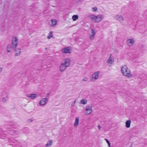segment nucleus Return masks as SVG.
I'll return each mask as SVG.
<instances>
[{"label":"nucleus","mask_w":147,"mask_h":147,"mask_svg":"<svg viewBox=\"0 0 147 147\" xmlns=\"http://www.w3.org/2000/svg\"><path fill=\"white\" fill-rule=\"evenodd\" d=\"M88 18L91 21L95 23H99L103 19V16L102 14L96 16L94 14H92L89 16Z\"/></svg>","instance_id":"2"},{"label":"nucleus","mask_w":147,"mask_h":147,"mask_svg":"<svg viewBox=\"0 0 147 147\" xmlns=\"http://www.w3.org/2000/svg\"><path fill=\"white\" fill-rule=\"evenodd\" d=\"M114 18L118 21L120 22L123 21L124 20V17L121 15H117L113 16Z\"/></svg>","instance_id":"10"},{"label":"nucleus","mask_w":147,"mask_h":147,"mask_svg":"<svg viewBox=\"0 0 147 147\" xmlns=\"http://www.w3.org/2000/svg\"><path fill=\"white\" fill-rule=\"evenodd\" d=\"M53 141L52 140H50L47 142L45 146V147H51L53 145Z\"/></svg>","instance_id":"15"},{"label":"nucleus","mask_w":147,"mask_h":147,"mask_svg":"<svg viewBox=\"0 0 147 147\" xmlns=\"http://www.w3.org/2000/svg\"><path fill=\"white\" fill-rule=\"evenodd\" d=\"M121 71L122 75L127 78H131L134 77L133 75L131 74L130 69L125 65L121 67Z\"/></svg>","instance_id":"1"},{"label":"nucleus","mask_w":147,"mask_h":147,"mask_svg":"<svg viewBox=\"0 0 147 147\" xmlns=\"http://www.w3.org/2000/svg\"><path fill=\"white\" fill-rule=\"evenodd\" d=\"M76 102V100H75L74 102H72L71 105V106L72 107L74 106L75 105Z\"/></svg>","instance_id":"26"},{"label":"nucleus","mask_w":147,"mask_h":147,"mask_svg":"<svg viewBox=\"0 0 147 147\" xmlns=\"http://www.w3.org/2000/svg\"><path fill=\"white\" fill-rule=\"evenodd\" d=\"M105 140L106 141L107 143L108 144L109 143H110L109 142L107 139H105Z\"/></svg>","instance_id":"29"},{"label":"nucleus","mask_w":147,"mask_h":147,"mask_svg":"<svg viewBox=\"0 0 147 147\" xmlns=\"http://www.w3.org/2000/svg\"><path fill=\"white\" fill-rule=\"evenodd\" d=\"M71 62V60L70 59L66 58L63 60L62 63L68 67L70 66Z\"/></svg>","instance_id":"8"},{"label":"nucleus","mask_w":147,"mask_h":147,"mask_svg":"<svg viewBox=\"0 0 147 147\" xmlns=\"http://www.w3.org/2000/svg\"><path fill=\"white\" fill-rule=\"evenodd\" d=\"M2 101L3 102H5L6 101V100L5 98H3L2 99Z\"/></svg>","instance_id":"28"},{"label":"nucleus","mask_w":147,"mask_h":147,"mask_svg":"<svg viewBox=\"0 0 147 147\" xmlns=\"http://www.w3.org/2000/svg\"><path fill=\"white\" fill-rule=\"evenodd\" d=\"M131 122V121L130 119L127 121L125 123V127L127 128H129L130 127Z\"/></svg>","instance_id":"19"},{"label":"nucleus","mask_w":147,"mask_h":147,"mask_svg":"<svg viewBox=\"0 0 147 147\" xmlns=\"http://www.w3.org/2000/svg\"><path fill=\"white\" fill-rule=\"evenodd\" d=\"M48 48H45V51H47L48 50Z\"/></svg>","instance_id":"33"},{"label":"nucleus","mask_w":147,"mask_h":147,"mask_svg":"<svg viewBox=\"0 0 147 147\" xmlns=\"http://www.w3.org/2000/svg\"><path fill=\"white\" fill-rule=\"evenodd\" d=\"M100 72L97 71L93 73L90 77V81L91 82H95L99 78Z\"/></svg>","instance_id":"3"},{"label":"nucleus","mask_w":147,"mask_h":147,"mask_svg":"<svg viewBox=\"0 0 147 147\" xmlns=\"http://www.w3.org/2000/svg\"><path fill=\"white\" fill-rule=\"evenodd\" d=\"M78 15H74L72 16V19L73 21H75L78 20Z\"/></svg>","instance_id":"22"},{"label":"nucleus","mask_w":147,"mask_h":147,"mask_svg":"<svg viewBox=\"0 0 147 147\" xmlns=\"http://www.w3.org/2000/svg\"><path fill=\"white\" fill-rule=\"evenodd\" d=\"M80 118L78 117H77L75 118L74 122L73 124V126L75 128H77L79 125Z\"/></svg>","instance_id":"13"},{"label":"nucleus","mask_w":147,"mask_h":147,"mask_svg":"<svg viewBox=\"0 0 147 147\" xmlns=\"http://www.w3.org/2000/svg\"><path fill=\"white\" fill-rule=\"evenodd\" d=\"M21 53V49L19 48H17L15 50V54L16 56L19 55Z\"/></svg>","instance_id":"20"},{"label":"nucleus","mask_w":147,"mask_h":147,"mask_svg":"<svg viewBox=\"0 0 147 147\" xmlns=\"http://www.w3.org/2000/svg\"><path fill=\"white\" fill-rule=\"evenodd\" d=\"M53 32H50L49 34V35L47 36V38L48 39H50L53 36Z\"/></svg>","instance_id":"23"},{"label":"nucleus","mask_w":147,"mask_h":147,"mask_svg":"<svg viewBox=\"0 0 147 147\" xmlns=\"http://www.w3.org/2000/svg\"><path fill=\"white\" fill-rule=\"evenodd\" d=\"M95 34V30L94 29H91L89 34V38L90 40H93L94 39Z\"/></svg>","instance_id":"9"},{"label":"nucleus","mask_w":147,"mask_h":147,"mask_svg":"<svg viewBox=\"0 0 147 147\" xmlns=\"http://www.w3.org/2000/svg\"><path fill=\"white\" fill-rule=\"evenodd\" d=\"M67 67L62 63L59 67L60 71L63 72L65 71Z\"/></svg>","instance_id":"17"},{"label":"nucleus","mask_w":147,"mask_h":147,"mask_svg":"<svg viewBox=\"0 0 147 147\" xmlns=\"http://www.w3.org/2000/svg\"><path fill=\"white\" fill-rule=\"evenodd\" d=\"M98 129L99 130H100L101 129V127L100 125H98Z\"/></svg>","instance_id":"30"},{"label":"nucleus","mask_w":147,"mask_h":147,"mask_svg":"<svg viewBox=\"0 0 147 147\" xmlns=\"http://www.w3.org/2000/svg\"><path fill=\"white\" fill-rule=\"evenodd\" d=\"M27 121L28 123H30L32 121V120L31 119H29L27 120Z\"/></svg>","instance_id":"27"},{"label":"nucleus","mask_w":147,"mask_h":147,"mask_svg":"<svg viewBox=\"0 0 147 147\" xmlns=\"http://www.w3.org/2000/svg\"><path fill=\"white\" fill-rule=\"evenodd\" d=\"M87 100L85 99H82L80 101V102L81 104L83 105H86L87 103Z\"/></svg>","instance_id":"21"},{"label":"nucleus","mask_w":147,"mask_h":147,"mask_svg":"<svg viewBox=\"0 0 147 147\" xmlns=\"http://www.w3.org/2000/svg\"><path fill=\"white\" fill-rule=\"evenodd\" d=\"M11 42L12 45H13L14 48H16L18 43V37L16 36H13L12 38Z\"/></svg>","instance_id":"7"},{"label":"nucleus","mask_w":147,"mask_h":147,"mask_svg":"<svg viewBox=\"0 0 147 147\" xmlns=\"http://www.w3.org/2000/svg\"><path fill=\"white\" fill-rule=\"evenodd\" d=\"M72 51V48L70 46L64 47L61 50V52L64 54H70L71 53Z\"/></svg>","instance_id":"4"},{"label":"nucleus","mask_w":147,"mask_h":147,"mask_svg":"<svg viewBox=\"0 0 147 147\" xmlns=\"http://www.w3.org/2000/svg\"><path fill=\"white\" fill-rule=\"evenodd\" d=\"M97 8L96 7H94L92 8V11L93 12H96L97 11Z\"/></svg>","instance_id":"24"},{"label":"nucleus","mask_w":147,"mask_h":147,"mask_svg":"<svg viewBox=\"0 0 147 147\" xmlns=\"http://www.w3.org/2000/svg\"><path fill=\"white\" fill-rule=\"evenodd\" d=\"M88 80V78L87 77H85L83 78L82 81L84 82H87Z\"/></svg>","instance_id":"25"},{"label":"nucleus","mask_w":147,"mask_h":147,"mask_svg":"<svg viewBox=\"0 0 147 147\" xmlns=\"http://www.w3.org/2000/svg\"><path fill=\"white\" fill-rule=\"evenodd\" d=\"M13 45H12L9 44L8 45L7 47V51L8 52H10L11 51L12 49H14Z\"/></svg>","instance_id":"16"},{"label":"nucleus","mask_w":147,"mask_h":147,"mask_svg":"<svg viewBox=\"0 0 147 147\" xmlns=\"http://www.w3.org/2000/svg\"><path fill=\"white\" fill-rule=\"evenodd\" d=\"M47 101V98H43L40 101L39 104L40 106L44 105L46 104Z\"/></svg>","instance_id":"14"},{"label":"nucleus","mask_w":147,"mask_h":147,"mask_svg":"<svg viewBox=\"0 0 147 147\" xmlns=\"http://www.w3.org/2000/svg\"><path fill=\"white\" fill-rule=\"evenodd\" d=\"M38 96V95L36 94H27V96L28 97L32 99H33Z\"/></svg>","instance_id":"18"},{"label":"nucleus","mask_w":147,"mask_h":147,"mask_svg":"<svg viewBox=\"0 0 147 147\" xmlns=\"http://www.w3.org/2000/svg\"><path fill=\"white\" fill-rule=\"evenodd\" d=\"M57 20L56 19H53L49 22V24L50 26L54 27L57 25Z\"/></svg>","instance_id":"11"},{"label":"nucleus","mask_w":147,"mask_h":147,"mask_svg":"<svg viewBox=\"0 0 147 147\" xmlns=\"http://www.w3.org/2000/svg\"><path fill=\"white\" fill-rule=\"evenodd\" d=\"M3 69L1 67H0V73H1Z\"/></svg>","instance_id":"31"},{"label":"nucleus","mask_w":147,"mask_h":147,"mask_svg":"<svg viewBox=\"0 0 147 147\" xmlns=\"http://www.w3.org/2000/svg\"><path fill=\"white\" fill-rule=\"evenodd\" d=\"M92 106L91 105H88L86 107L84 113L86 115H88L92 112Z\"/></svg>","instance_id":"6"},{"label":"nucleus","mask_w":147,"mask_h":147,"mask_svg":"<svg viewBox=\"0 0 147 147\" xmlns=\"http://www.w3.org/2000/svg\"><path fill=\"white\" fill-rule=\"evenodd\" d=\"M114 61V58L112 55H111L109 58L107 60V63L109 65H111L113 63Z\"/></svg>","instance_id":"12"},{"label":"nucleus","mask_w":147,"mask_h":147,"mask_svg":"<svg viewBox=\"0 0 147 147\" xmlns=\"http://www.w3.org/2000/svg\"><path fill=\"white\" fill-rule=\"evenodd\" d=\"M135 42V39L134 38H130L128 39L126 41V45L129 47L133 46Z\"/></svg>","instance_id":"5"},{"label":"nucleus","mask_w":147,"mask_h":147,"mask_svg":"<svg viewBox=\"0 0 147 147\" xmlns=\"http://www.w3.org/2000/svg\"><path fill=\"white\" fill-rule=\"evenodd\" d=\"M108 147H111L110 143H109L108 144Z\"/></svg>","instance_id":"32"}]
</instances>
